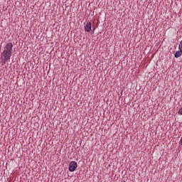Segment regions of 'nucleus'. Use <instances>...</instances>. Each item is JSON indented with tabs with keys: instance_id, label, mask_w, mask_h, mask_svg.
<instances>
[{
	"instance_id": "nucleus-5",
	"label": "nucleus",
	"mask_w": 182,
	"mask_h": 182,
	"mask_svg": "<svg viewBox=\"0 0 182 182\" xmlns=\"http://www.w3.org/2000/svg\"><path fill=\"white\" fill-rule=\"evenodd\" d=\"M95 30H96V27H95V26H93L92 29L91 30V33H95Z\"/></svg>"
},
{
	"instance_id": "nucleus-4",
	"label": "nucleus",
	"mask_w": 182,
	"mask_h": 182,
	"mask_svg": "<svg viewBox=\"0 0 182 182\" xmlns=\"http://www.w3.org/2000/svg\"><path fill=\"white\" fill-rule=\"evenodd\" d=\"M180 50L179 51H176V53H175V55H174V56H175V58H180V56H181V55H182V49L181 48V49H179Z\"/></svg>"
},
{
	"instance_id": "nucleus-3",
	"label": "nucleus",
	"mask_w": 182,
	"mask_h": 182,
	"mask_svg": "<svg viewBox=\"0 0 182 182\" xmlns=\"http://www.w3.org/2000/svg\"><path fill=\"white\" fill-rule=\"evenodd\" d=\"M84 29L85 32H90L92 31V23L87 22L85 26H84Z\"/></svg>"
},
{
	"instance_id": "nucleus-2",
	"label": "nucleus",
	"mask_w": 182,
	"mask_h": 182,
	"mask_svg": "<svg viewBox=\"0 0 182 182\" xmlns=\"http://www.w3.org/2000/svg\"><path fill=\"white\" fill-rule=\"evenodd\" d=\"M76 168H77V163H76V161H70L68 168L69 171L73 173V171H75Z\"/></svg>"
},
{
	"instance_id": "nucleus-1",
	"label": "nucleus",
	"mask_w": 182,
	"mask_h": 182,
	"mask_svg": "<svg viewBox=\"0 0 182 182\" xmlns=\"http://www.w3.org/2000/svg\"><path fill=\"white\" fill-rule=\"evenodd\" d=\"M12 48H14L12 43H7L4 47V51L1 53L2 65H5V63H7V62L11 60V56H12Z\"/></svg>"
}]
</instances>
